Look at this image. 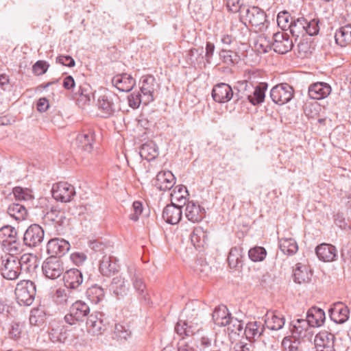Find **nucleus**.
<instances>
[{"mask_svg": "<svg viewBox=\"0 0 351 351\" xmlns=\"http://www.w3.org/2000/svg\"><path fill=\"white\" fill-rule=\"evenodd\" d=\"M319 21L317 19H313L308 21L304 17H293L291 19L289 29L290 33L293 37H295L296 41L300 36L309 35L311 36H315L319 33Z\"/></svg>", "mask_w": 351, "mask_h": 351, "instance_id": "obj_1", "label": "nucleus"}, {"mask_svg": "<svg viewBox=\"0 0 351 351\" xmlns=\"http://www.w3.org/2000/svg\"><path fill=\"white\" fill-rule=\"evenodd\" d=\"M241 20L246 24L248 22L257 28L258 31H263L267 27V15L265 12L256 6L243 8Z\"/></svg>", "mask_w": 351, "mask_h": 351, "instance_id": "obj_2", "label": "nucleus"}, {"mask_svg": "<svg viewBox=\"0 0 351 351\" xmlns=\"http://www.w3.org/2000/svg\"><path fill=\"white\" fill-rule=\"evenodd\" d=\"M0 243L10 253L17 254L23 251V244L17 237V231L11 226L0 228Z\"/></svg>", "mask_w": 351, "mask_h": 351, "instance_id": "obj_3", "label": "nucleus"}, {"mask_svg": "<svg viewBox=\"0 0 351 351\" xmlns=\"http://www.w3.org/2000/svg\"><path fill=\"white\" fill-rule=\"evenodd\" d=\"M119 99L114 93L105 91L97 100V106L103 117L107 118L114 115L120 110Z\"/></svg>", "mask_w": 351, "mask_h": 351, "instance_id": "obj_4", "label": "nucleus"}, {"mask_svg": "<svg viewBox=\"0 0 351 351\" xmlns=\"http://www.w3.org/2000/svg\"><path fill=\"white\" fill-rule=\"evenodd\" d=\"M14 254L9 252L1 256V274L10 280L17 279L21 274L19 258Z\"/></svg>", "mask_w": 351, "mask_h": 351, "instance_id": "obj_5", "label": "nucleus"}, {"mask_svg": "<svg viewBox=\"0 0 351 351\" xmlns=\"http://www.w3.org/2000/svg\"><path fill=\"white\" fill-rule=\"evenodd\" d=\"M36 286L31 280H21L15 289V295L20 305L29 306L36 295Z\"/></svg>", "mask_w": 351, "mask_h": 351, "instance_id": "obj_6", "label": "nucleus"}, {"mask_svg": "<svg viewBox=\"0 0 351 351\" xmlns=\"http://www.w3.org/2000/svg\"><path fill=\"white\" fill-rule=\"evenodd\" d=\"M89 313L90 308L88 305L82 300H77L72 303L69 313L64 316V319L66 323L72 326L84 322Z\"/></svg>", "mask_w": 351, "mask_h": 351, "instance_id": "obj_7", "label": "nucleus"}, {"mask_svg": "<svg viewBox=\"0 0 351 351\" xmlns=\"http://www.w3.org/2000/svg\"><path fill=\"white\" fill-rule=\"evenodd\" d=\"M128 271L138 298L140 300H143L145 303H149V297L148 290L141 271L133 266L129 267Z\"/></svg>", "mask_w": 351, "mask_h": 351, "instance_id": "obj_8", "label": "nucleus"}, {"mask_svg": "<svg viewBox=\"0 0 351 351\" xmlns=\"http://www.w3.org/2000/svg\"><path fill=\"white\" fill-rule=\"evenodd\" d=\"M294 95L293 87L287 83L276 85L270 90V97L278 105H283L290 101Z\"/></svg>", "mask_w": 351, "mask_h": 351, "instance_id": "obj_9", "label": "nucleus"}, {"mask_svg": "<svg viewBox=\"0 0 351 351\" xmlns=\"http://www.w3.org/2000/svg\"><path fill=\"white\" fill-rule=\"evenodd\" d=\"M64 271L63 262L58 257H49L42 265V271L46 278L56 280Z\"/></svg>", "mask_w": 351, "mask_h": 351, "instance_id": "obj_10", "label": "nucleus"}, {"mask_svg": "<svg viewBox=\"0 0 351 351\" xmlns=\"http://www.w3.org/2000/svg\"><path fill=\"white\" fill-rule=\"evenodd\" d=\"M45 232L38 224H32L25 231L23 234V245L29 247H36L43 241Z\"/></svg>", "mask_w": 351, "mask_h": 351, "instance_id": "obj_11", "label": "nucleus"}, {"mask_svg": "<svg viewBox=\"0 0 351 351\" xmlns=\"http://www.w3.org/2000/svg\"><path fill=\"white\" fill-rule=\"evenodd\" d=\"M107 324L106 318L104 313L95 312L88 317L86 327L90 333L94 335H99L107 329Z\"/></svg>", "mask_w": 351, "mask_h": 351, "instance_id": "obj_12", "label": "nucleus"}, {"mask_svg": "<svg viewBox=\"0 0 351 351\" xmlns=\"http://www.w3.org/2000/svg\"><path fill=\"white\" fill-rule=\"evenodd\" d=\"M51 192L53 197L62 202H71L76 194L73 185L62 182L53 184Z\"/></svg>", "mask_w": 351, "mask_h": 351, "instance_id": "obj_13", "label": "nucleus"}, {"mask_svg": "<svg viewBox=\"0 0 351 351\" xmlns=\"http://www.w3.org/2000/svg\"><path fill=\"white\" fill-rule=\"evenodd\" d=\"M272 49L279 54H285L293 47V43L287 33L278 32L273 35Z\"/></svg>", "mask_w": 351, "mask_h": 351, "instance_id": "obj_14", "label": "nucleus"}, {"mask_svg": "<svg viewBox=\"0 0 351 351\" xmlns=\"http://www.w3.org/2000/svg\"><path fill=\"white\" fill-rule=\"evenodd\" d=\"M140 90L141 94L144 97L145 105H147L153 101L154 92L155 90L156 80L153 75H144L140 80Z\"/></svg>", "mask_w": 351, "mask_h": 351, "instance_id": "obj_15", "label": "nucleus"}, {"mask_svg": "<svg viewBox=\"0 0 351 351\" xmlns=\"http://www.w3.org/2000/svg\"><path fill=\"white\" fill-rule=\"evenodd\" d=\"M69 249V243L62 239H51L47 244V252L51 256L50 257L62 256L64 255Z\"/></svg>", "mask_w": 351, "mask_h": 351, "instance_id": "obj_16", "label": "nucleus"}, {"mask_svg": "<svg viewBox=\"0 0 351 351\" xmlns=\"http://www.w3.org/2000/svg\"><path fill=\"white\" fill-rule=\"evenodd\" d=\"M334 335L326 330L317 333L314 339L317 351H334Z\"/></svg>", "mask_w": 351, "mask_h": 351, "instance_id": "obj_17", "label": "nucleus"}, {"mask_svg": "<svg viewBox=\"0 0 351 351\" xmlns=\"http://www.w3.org/2000/svg\"><path fill=\"white\" fill-rule=\"evenodd\" d=\"M234 93L230 86L226 83L217 84L213 88L212 97L215 101L226 103L233 97Z\"/></svg>", "mask_w": 351, "mask_h": 351, "instance_id": "obj_18", "label": "nucleus"}, {"mask_svg": "<svg viewBox=\"0 0 351 351\" xmlns=\"http://www.w3.org/2000/svg\"><path fill=\"white\" fill-rule=\"evenodd\" d=\"M331 90V86L328 84L317 82L309 86L308 94L311 99L319 100L327 97L330 94Z\"/></svg>", "mask_w": 351, "mask_h": 351, "instance_id": "obj_19", "label": "nucleus"}, {"mask_svg": "<svg viewBox=\"0 0 351 351\" xmlns=\"http://www.w3.org/2000/svg\"><path fill=\"white\" fill-rule=\"evenodd\" d=\"M182 206L176 205L173 202L163 209L162 218L169 224H177L182 219Z\"/></svg>", "mask_w": 351, "mask_h": 351, "instance_id": "obj_20", "label": "nucleus"}, {"mask_svg": "<svg viewBox=\"0 0 351 351\" xmlns=\"http://www.w3.org/2000/svg\"><path fill=\"white\" fill-rule=\"evenodd\" d=\"M83 280L82 273L78 269H70L64 275V286L71 291L77 289Z\"/></svg>", "mask_w": 351, "mask_h": 351, "instance_id": "obj_21", "label": "nucleus"}, {"mask_svg": "<svg viewBox=\"0 0 351 351\" xmlns=\"http://www.w3.org/2000/svg\"><path fill=\"white\" fill-rule=\"evenodd\" d=\"M175 184L176 178L170 171L159 172L154 181V186L164 191L172 189Z\"/></svg>", "mask_w": 351, "mask_h": 351, "instance_id": "obj_22", "label": "nucleus"}, {"mask_svg": "<svg viewBox=\"0 0 351 351\" xmlns=\"http://www.w3.org/2000/svg\"><path fill=\"white\" fill-rule=\"evenodd\" d=\"M112 84L120 91L129 92L135 86L136 80L130 75L122 73L114 76Z\"/></svg>", "mask_w": 351, "mask_h": 351, "instance_id": "obj_23", "label": "nucleus"}, {"mask_svg": "<svg viewBox=\"0 0 351 351\" xmlns=\"http://www.w3.org/2000/svg\"><path fill=\"white\" fill-rule=\"evenodd\" d=\"M350 310L348 306L339 302L329 309V316L334 322L343 324L349 318Z\"/></svg>", "mask_w": 351, "mask_h": 351, "instance_id": "obj_24", "label": "nucleus"}, {"mask_svg": "<svg viewBox=\"0 0 351 351\" xmlns=\"http://www.w3.org/2000/svg\"><path fill=\"white\" fill-rule=\"evenodd\" d=\"M64 219L65 217L61 211L52 208L45 215L43 223L48 226H53L56 231H59Z\"/></svg>", "mask_w": 351, "mask_h": 351, "instance_id": "obj_25", "label": "nucleus"}, {"mask_svg": "<svg viewBox=\"0 0 351 351\" xmlns=\"http://www.w3.org/2000/svg\"><path fill=\"white\" fill-rule=\"evenodd\" d=\"M310 325L306 319H296L291 322L289 330L293 339H300L306 337Z\"/></svg>", "mask_w": 351, "mask_h": 351, "instance_id": "obj_26", "label": "nucleus"}, {"mask_svg": "<svg viewBox=\"0 0 351 351\" xmlns=\"http://www.w3.org/2000/svg\"><path fill=\"white\" fill-rule=\"evenodd\" d=\"M185 216L193 223L199 222L205 216V209L193 202H188L185 208Z\"/></svg>", "mask_w": 351, "mask_h": 351, "instance_id": "obj_27", "label": "nucleus"}, {"mask_svg": "<svg viewBox=\"0 0 351 351\" xmlns=\"http://www.w3.org/2000/svg\"><path fill=\"white\" fill-rule=\"evenodd\" d=\"M315 252L318 258L324 262L335 261L337 256L336 247L327 243H322L318 245L315 249Z\"/></svg>", "mask_w": 351, "mask_h": 351, "instance_id": "obj_28", "label": "nucleus"}, {"mask_svg": "<svg viewBox=\"0 0 351 351\" xmlns=\"http://www.w3.org/2000/svg\"><path fill=\"white\" fill-rule=\"evenodd\" d=\"M75 296L73 291L66 288H58L53 295V301L58 306H66L73 302Z\"/></svg>", "mask_w": 351, "mask_h": 351, "instance_id": "obj_29", "label": "nucleus"}, {"mask_svg": "<svg viewBox=\"0 0 351 351\" xmlns=\"http://www.w3.org/2000/svg\"><path fill=\"white\" fill-rule=\"evenodd\" d=\"M119 270V265L115 258L104 256L100 261L99 271L106 276L115 274Z\"/></svg>", "mask_w": 351, "mask_h": 351, "instance_id": "obj_30", "label": "nucleus"}, {"mask_svg": "<svg viewBox=\"0 0 351 351\" xmlns=\"http://www.w3.org/2000/svg\"><path fill=\"white\" fill-rule=\"evenodd\" d=\"M326 319L325 313L322 308L313 306L308 309L306 320L311 327L321 326Z\"/></svg>", "mask_w": 351, "mask_h": 351, "instance_id": "obj_31", "label": "nucleus"}, {"mask_svg": "<svg viewBox=\"0 0 351 351\" xmlns=\"http://www.w3.org/2000/svg\"><path fill=\"white\" fill-rule=\"evenodd\" d=\"M231 317L227 307L224 305H220L216 307L213 313V322L216 325L219 326L229 325L231 321Z\"/></svg>", "mask_w": 351, "mask_h": 351, "instance_id": "obj_32", "label": "nucleus"}, {"mask_svg": "<svg viewBox=\"0 0 351 351\" xmlns=\"http://www.w3.org/2000/svg\"><path fill=\"white\" fill-rule=\"evenodd\" d=\"M20 270L27 274H32L38 267V260L36 256L32 254H25L19 258Z\"/></svg>", "mask_w": 351, "mask_h": 351, "instance_id": "obj_33", "label": "nucleus"}, {"mask_svg": "<svg viewBox=\"0 0 351 351\" xmlns=\"http://www.w3.org/2000/svg\"><path fill=\"white\" fill-rule=\"evenodd\" d=\"M93 141L94 133L90 130L83 131L76 138L77 147L87 152H90L93 150Z\"/></svg>", "mask_w": 351, "mask_h": 351, "instance_id": "obj_34", "label": "nucleus"}, {"mask_svg": "<svg viewBox=\"0 0 351 351\" xmlns=\"http://www.w3.org/2000/svg\"><path fill=\"white\" fill-rule=\"evenodd\" d=\"M267 88L268 84L266 82H260L256 86L254 85L252 93H251L248 101L253 106H258L263 103Z\"/></svg>", "mask_w": 351, "mask_h": 351, "instance_id": "obj_35", "label": "nucleus"}, {"mask_svg": "<svg viewBox=\"0 0 351 351\" xmlns=\"http://www.w3.org/2000/svg\"><path fill=\"white\" fill-rule=\"evenodd\" d=\"M264 330V326L261 322H252L246 324L245 335L247 339L255 341L263 335Z\"/></svg>", "mask_w": 351, "mask_h": 351, "instance_id": "obj_36", "label": "nucleus"}, {"mask_svg": "<svg viewBox=\"0 0 351 351\" xmlns=\"http://www.w3.org/2000/svg\"><path fill=\"white\" fill-rule=\"evenodd\" d=\"M285 323L284 317L278 313L267 312L265 315V324L270 330H278L283 327Z\"/></svg>", "mask_w": 351, "mask_h": 351, "instance_id": "obj_37", "label": "nucleus"}, {"mask_svg": "<svg viewBox=\"0 0 351 351\" xmlns=\"http://www.w3.org/2000/svg\"><path fill=\"white\" fill-rule=\"evenodd\" d=\"M336 43L341 47L351 43V24L339 28L335 34Z\"/></svg>", "mask_w": 351, "mask_h": 351, "instance_id": "obj_38", "label": "nucleus"}, {"mask_svg": "<svg viewBox=\"0 0 351 351\" xmlns=\"http://www.w3.org/2000/svg\"><path fill=\"white\" fill-rule=\"evenodd\" d=\"M110 290L117 296L123 297L129 291V286L126 280L121 276H117L112 280L110 285Z\"/></svg>", "mask_w": 351, "mask_h": 351, "instance_id": "obj_39", "label": "nucleus"}, {"mask_svg": "<svg viewBox=\"0 0 351 351\" xmlns=\"http://www.w3.org/2000/svg\"><path fill=\"white\" fill-rule=\"evenodd\" d=\"M228 262L230 268L241 267L243 265V248L240 246L232 247L228 256Z\"/></svg>", "mask_w": 351, "mask_h": 351, "instance_id": "obj_40", "label": "nucleus"}, {"mask_svg": "<svg viewBox=\"0 0 351 351\" xmlns=\"http://www.w3.org/2000/svg\"><path fill=\"white\" fill-rule=\"evenodd\" d=\"M142 158L147 161L155 159L158 155V147L154 141H148L142 145L140 149Z\"/></svg>", "mask_w": 351, "mask_h": 351, "instance_id": "obj_41", "label": "nucleus"}, {"mask_svg": "<svg viewBox=\"0 0 351 351\" xmlns=\"http://www.w3.org/2000/svg\"><path fill=\"white\" fill-rule=\"evenodd\" d=\"M8 214L17 221L26 219L27 210L25 206L21 204L13 203L9 205L7 209Z\"/></svg>", "mask_w": 351, "mask_h": 351, "instance_id": "obj_42", "label": "nucleus"}, {"mask_svg": "<svg viewBox=\"0 0 351 351\" xmlns=\"http://www.w3.org/2000/svg\"><path fill=\"white\" fill-rule=\"evenodd\" d=\"M254 85V84L247 83L243 80L239 81L237 83V86H235L236 89L237 90V93L235 94V97H237V100L246 99L248 101L251 93H252Z\"/></svg>", "mask_w": 351, "mask_h": 351, "instance_id": "obj_43", "label": "nucleus"}, {"mask_svg": "<svg viewBox=\"0 0 351 351\" xmlns=\"http://www.w3.org/2000/svg\"><path fill=\"white\" fill-rule=\"evenodd\" d=\"M279 247L280 250L287 255H293L295 254L298 250V246L292 238H281L279 240Z\"/></svg>", "mask_w": 351, "mask_h": 351, "instance_id": "obj_44", "label": "nucleus"}, {"mask_svg": "<svg viewBox=\"0 0 351 351\" xmlns=\"http://www.w3.org/2000/svg\"><path fill=\"white\" fill-rule=\"evenodd\" d=\"M312 274L308 271V268L302 265L301 263H298L294 269L293 277L294 281L296 283L301 284L302 282H308L311 280Z\"/></svg>", "mask_w": 351, "mask_h": 351, "instance_id": "obj_45", "label": "nucleus"}, {"mask_svg": "<svg viewBox=\"0 0 351 351\" xmlns=\"http://www.w3.org/2000/svg\"><path fill=\"white\" fill-rule=\"evenodd\" d=\"M48 337L53 343H64L67 339L66 330L60 326L53 327L48 332Z\"/></svg>", "mask_w": 351, "mask_h": 351, "instance_id": "obj_46", "label": "nucleus"}, {"mask_svg": "<svg viewBox=\"0 0 351 351\" xmlns=\"http://www.w3.org/2000/svg\"><path fill=\"white\" fill-rule=\"evenodd\" d=\"M190 238L194 247L199 248L204 246V243H206L207 236L202 228L196 227L191 232Z\"/></svg>", "mask_w": 351, "mask_h": 351, "instance_id": "obj_47", "label": "nucleus"}, {"mask_svg": "<svg viewBox=\"0 0 351 351\" xmlns=\"http://www.w3.org/2000/svg\"><path fill=\"white\" fill-rule=\"evenodd\" d=\"M86 296L88 300L94 304H98L101 301H102L104 298V289L95 285L86 290Z\"/></svg>", "mask_w": 351, "mask_h": 351, "instance_id": "obj_48", "label": "nucleus"}, {"mask_svg": "<svg viewBox=\"0 0 351 351\" xmlns=\"http://www.w3.org/2000/svg\"><path fill=\"white\" fill-rule=\"evenodd\" d=\"M254 49L259 53H265L272 49L271 42L265 35L258 36L254 42Z\"/></svg>", "mask_w": 351, "mask_h": 351, "instance_id": "obj_49", "label": "nucleus"}, {"mask_svg": "<svg viewBox=\"0 0 351 351\" xmlns=\"http://www.w3.org/2000/svg\"><path fill=\"white\" fill-rule=\"evenodd\" d=\"M187 195L188 191L184 186H176L171 194V202H177L180 204L183 202L184 204H185V200Z\"/></svg>", "mask_w": 351, "mask_h": 351, "instance_id": "obj_50", "label": "nucleus"}, {"mask_svg": "<svg viewBox=\"0 0 351 351\" xmlns=\"http://www.w3.org/2000/svg\"><path fill=\"white\" fill-rule=\"evenodd\" d=\"M194 271L200 278H205L211 273V267L206 261L199 259L195 262Z\"/></svg>", "mask_w": 351, "mask_h": 351, "instance_id": "obj_51", "label": "nucleus"}, {"mask_svg": "<svg viewBox=\"0 0 351 351\" xmlns=\"http://www.w3.org/2000/svg\"><path fill=\"white\" fill-rule=\"evenodd\" d=\"M131 331L126 326L116 324L114 326L113 338L118 340H127L131 336Z\"/></svg>", "mask_w": 351, "mask_h": 351, "instance_id": "obj_52", "label": "nucleus"}, {"mask_svg": "<svg viewBox=\"0 0 351 351\" xmlns=\"http://www.w3.org/2000/svg\"><path fill=\"white\" fill-rule=\"evenodd\" d=\"M46 315L43 311L38 308L32 310L29 315V323L32 326H40L44 323Z\"/></svg>", "mask_w": 351, "mask_h": 351, "instance_id": "obj_53", "label": "nucleus"}, {"mask_svg": "<svg viewBox=\"0 0 351 351\" xmlns=\"http://www.w3.org/2000/svg\"><path fill=\"white\" fill-rule=\"evenodd\" d=\"M267 255L265 249L263 247L256 246L251 248L248 252L249 258L254 262L262 261Z\"/></svg>", "mask_w": 351, "mask_h": 351, "instance_id": "obj_54", "label": "nucleus"}, {"mask_svg": "<svg viewBox=\"0 0 351 351\" xmlns=\"http://www.w3.org/2000/svg\"><path fill=\"white\" fill-rule=\"evenodd\" d=\"M13 194L17 200L28 201L33 198L32 191L27 188L16 186L13 189Z\"/></svg>", "mask_w": 351, "mask_h": 351, "instance_id": "obj_55", "label": "nucleus"}, {"mask_svg": "<svg viewBox=\"0 0 351 351\" xmlns=\"http://www.w3.org/2000/svg\"><path fill=\"white\" fill-rule=\"evenodd\" d=\"M300 339H292L289 337H286L282 341V346L285 351H302L300 348Z\"/></svg>", "mask_w": 351, "mask_h": 351, "instance_id": "obj_56", "label": "nucleus"}, {"mask_svg": "<svg viewBox=\"0 0 351 351\" xmlns=\"http://www.w3.org/2000/svg\"><path fill=\"white\" fill-rule=\"evenodd\" d=\"M293 17L291 16L290 14L287 11L280 12L277 15V23L278 25L282 29H288L290 27L291 19Z\"/></svg>", "mask_w": 351, "mask_h": 351, "instance_id": "obj_57", "label": "nucleus"}, {"mask_svg": "<svg viewBox=\"0 0 351 351\" xmlns=\"http://www.w3.org/2000/svg\"><path fill=\"white\" fill-rule=\"evenodd\" d=\"M176 332L182 336H191L194 334L191 326H189V322L186 321L180 320L175 326Z\"/></svg>", "mask_w": 351, "mask_h": 351, "instance_id": "obj_58", "label": "nucleus"}, {"mask_svg": "<svg viewBox=\"0 0 351 351\" xmlns=\"http://www.w3.org/2000/svg\"><path fill=\"white\" fill-rule=\"evenodd\" d=\"M220 56L222 57L223 62L228 64H236L240 60L239 56L237 53L232 50L223 49L221 51Z\"/></svg>", "mask_w": 351, "mask_h": 351, "instance_id": "obj_59", "label": "nucleus"}, {"mask_svg": "<svg viewBox=\"0 0 351 351\" xmlns=\"http://www.w3.org/2000/svg\"><path fill=\"white\" fill-rule=\"evenodd\" d=\"M24 333V324L20 322H13L9 331L10 337L15 340L19 339Z\"/></svg>", "mask_w": 351, "mask_h": 351, "instance_id": "obj_60", "label": "nucleus"}, {"mask_svg": "<svg viewBox=\"0 0 351 351\" xmlns=\"http://www.w3.org/2000/svg\"><path fill=\"white\" fill-rule=\"evenodd\" d=\"M311 45L305 40H301L297 45L298 56L304 58L308 57L311 53Z\"/></svg>", "mask_w": 351, "mask_h": 351, "instance_id": "obj_61", "label": "nucleus"}, {"mask_svg": "<svg viewBox=\"0 0 351 351\" xmlns=\"http://www.w3.org/2000/svg\"><path fill=\"white\" fill-rule=\"evenodd\" d=\"M129 106L135 109L138 108L141 103L145 104L144 97L139 93H133L128 97Z\"/></svg>", "mask_w": 351, "mask_h": 351, "instance_id": "obj_62", "label": "nucleus"}, {"mask_svg": "<svg viewBox=\"0 0 351 351\" xmlns=\"http://www.w3.org/2000/svg\"><path fill=\"white\" fill-rule=\"evenodd\" d=\"M198 313V309L194 308L193 304H187L184 308V313L187 318L186 322H194L197 319Z\"/></svg>", "mask_w": 351, "mask_h": 351, "instance_id": "obj_63", "label": "nucleus"}, {"mask_svg": "<svg viewBox=\"0 0 351 351\" xmlns=\"http://www.w3.org/2000/svg\"><path fill=\"white\" fill-rule=\"evenodd\" d=\"M49 64L43 60L37 61L32 67L33 73L36 75L45 73L48 69Z\"/></svg>", "mask_w": 351, "mask_h": 351, "instance_id": "obj_64", "label": "nucleus"}]
</instances>
